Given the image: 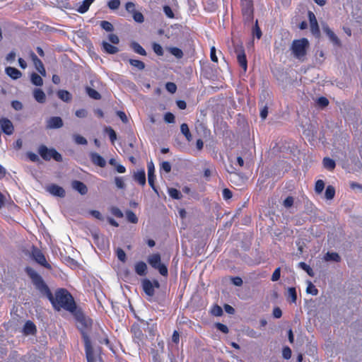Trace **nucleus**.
<instances>
[{
	"instance_id": "1",
	"label": "nucleus",
	"mask_w": 362,
	"mask_h": 362,
	"mask_svg": "<svg viewBox=\"0 0 362 362\" xmlns=\"http://www.w3.org/2000/svg\"><path fill=\"white\" fill-rule=\"evenodd\" d=\"M25 271L35 288L48 298L55 310L59 311L63 309L71 314L76 313V303L72 295L66 288H58L53 294L37 272L30 267H27Z\"/></svg>"
},
{
	"instance_id": "2",
	"label": "nucleus",
	"mask_w": 362,
	"mask_h": 362,
	"mask_svg": "<svg viewBox=\"0 0 362 362\" xmlns=\"http://www.w3.org/2000/svg\"><path fill=\"white\" fill-rule=\"evenodd\" d=\"M309 47V42L306 38L295 40L293 41L291 49L294 57L300 61H304Z\"/></svg>"
},
{
	"instance_id": "3",
	"label": "nucleus",
	"mask_w": 362,
	"mask_h": 362,
	"mask_svg": "<svg viewBox=\"0 0 362 362\" xmlns=\"http://www.w3.org/2000/svg\"><path fill=\"white\" fill-rule=\"evenodd\" d=\"M38 153L46 161H49L51 159H54L57 162L62 161V155L56 149L53 148H49L44 144L39 146Z\"/></svg>"
},
{
	"instance_id": "4",
	"label": "nucleus",
	"mask_w": 362,
	"mask_h": 362,
	"mask_svg": "<svg viewBox=\"0 0 362 362\" xmlns=\"http://www.w3.org/2000/svg\"><path fill=\"white\" fill-rule=\"evenodd\" d=\"M141 286L144 293L148 296H153L155 294V288H160V283L158 280L151 281L148 279H145L141 282Z\"/></svg>"
},
{
	"instance_id": "5",
	"label": "nucleus",
	"mask_w": 362,
	"mask_h": 362,
	"mask_svg": "<svg viewBox=\"0 0 362 362\" xmlns=\"http://www.w3.org/2000/svg\"><path fill=\"white\" fill-rule=\"evenodd\" d=\"M241 5L245 20L247 21H252L254 13L252 0H241Z\"/></svg>"
},
{
	"instance_id": "6",
	"label": "nucleus",
	"mask_w": 362,
	"mask_h": 362,
	"mask_svg": "<svg viewBox=\"0 0 362 362\" xmlns=\"http://www.w3.org/2000/svg\"><path fill=\"white\" fill-rule=\"evenodd\" d=\"M82 336L84 341L87 362H95L94 351L90 343V340L88 336L84 332H82Z\"/></svg>"
},
{
	"instance_id": "7",
	"label": "nucleus",
	"mask_w": 362,
	"mask_h": 362,
	"mask_svg": "<svg viewBox=\"0 0 362 362\" xmlns=\"http://www.w3.org/2000/svg\"><path fill=\"white\" fill-rule=\"evenodd\" d=\"M32 257L36 262L43 266L46 269H50L51 265L47 262L45 255L37 247H33L32 250Z\"/></svg>"
},
{
	"instance_id": "8",
	"label": "nucleus",
	"mask_w": 362,
	"mask_h": 362,
	"mask_svg": "<svg viewBox=\"0 0 362 362\" xmlns=\"http://www.w3.org/2000/svg\"><path fill=\"white\" fill-rule=\"evenodd\" d=\"M148 169V182L152 189L158 194V188L155 185L156 175H155V168L153 162H149L147 164Z\"/></svg>"
},
{
	"instance_id": "9",
	"label": "nucleus",
	"mask_w": 362,
	"mask_h": 362,
	"mask_svg": "<svg viewBox=\"0 0 362 362\" xmlns=\"http://www.w3.org/2000/svg\"><path fill=\"white\" fill-rule=\"evenodd\" d=\"M308 16L310 24V31L312 34L315 37H319L320 36V31L315 14L312 11H308Z\"/></svg>"
},
{
	"instance_id": "10",
	"label": "nucleus",
	"mask_w": 362,
	"mask_h": 362,
	"mask_svg": "<svg viewBox=\"0 0 362 362\" xmlns=\"http://www.w3.org/2000/svg\"><path fill=\"white\" fill-rule=\"evenodd\" d=\"M29 55L37 71L42 76H45L46 75V70L45 69L42 62L37 57V55L33 51L30 52Z\"/></svg>"
},
{
	"instance_id": "11",
	"label": "nucleus",
	"mask_w": 362,
	"mask_h": 362,
	"mask_svg": "<svg viewBox=\"0 0 362 362\" xmlns=\"http://www.w3.org/2000/svg\"><path fill=\"white\" fill-rule=\"evenodd\" d=\"M0 127L2 132L7 135H11L14 132V127L8 118L0 119Z\"/></svg>"
},
{
	"instance_id": "12",
	"label": "nucleus",
	"mask_w": 362,
	"mask_h": 362,
	"mask_svg": "<svg viewBox=\"0 0 362 362\" xmlns=\"http://www.w3.org/2000/svg\"><path fill=\"white\" fill-rule=\"evenodd\" d=\"M47 191L52 195L63 198L66 195V192L62 187L56 184H51L47 187Z\"/></svg>"
},
{
	"instance_id": "13",
	"label": "nucleus",
	"mask_w": 362,
	"mask_h": 362,
	"mask_svg": "<svg viewBox=\"0 0 362 362\" xmlns=\"http://www.w3.org/2000/svg\"><path fill=\"white\" fill-rule=\"evenodd\" d=\"M235 52L237 54V59L240 66L244 71H246L247 68V61L243 47H237L235 49Z\"/></svg>"
},
{
	"instance_id": "14",
	"label": "nucleus",
	"mask_w": 362,
	"mask_h": 362,
	"mask_svg": "<svg viewBox=\"0 0 362 362\" xmlns=\"http://www.w3.org/2000/svg\"><path fill=\"white\" fill-rule=\"evenodd\" d=\"M322 30L329 38L330 41L335 45H340V40L334 33L329 28L327 24H322Z\"/></svg>"
},
{
	"instance_id": "15",
	"label": "nucleus",
	"mask_w": 362,
	"mask_h": 362,
	"mask_svg": "<svg viewBox=\"0 0 362 362\" xmlns=\"http://www.w3.org/2000/svg\"><path fill=\"white\" fill-rule=\"evenodd\" d=\"M64 123L60 117H52L47 122V128L59 129L63 126Z\"/></svg>"
},
{
	"instance_id": "16",
	"label": "nucleus",
	"mask_w": 362,
	"mask_h": 362,
	"mask_svg": "<svg viewBox=\"0 0 362 362\" xmlns=\"http://www.w3.org/2000/svg\"><path fill=\"white\" fill-rule=\"evenodd\" d=\"M72 188L77 191L81 195H85L88 192L87 186L81 181L79 180H74L71 182Z\"/></svg>"
},
{
	"instance_id": "17",
	"label": "nucleus",
	"mask_w": 362,
	"mask_h": 362,
	"mask_svg": "<svg viewBox=\"0 0 362 362\" xmlns=\"http://www.w3.org/2000/svg\"><path fill=\"white\" fill-rule=\"evenodd\" d=\"M5 72L13 80L18 79L22 76V73L15 67L8 66L5 69Z\"/></svg>"
},
{
	"instance_id": "18",
	"label": "nucleus",
	"mask_w": 362,
	"mask_h": 362,
	"mask_svg": "<svg viewBox=\"0 0 362 362\" xmlns=\"http://www.w3.org/2000/svg\"><path fill=\"white\" fill-rule=\"evenodd\" d=\"M23 331L26 335L35 334L37 332V328L33 322L28 320L23 326Z\"/></svg>"
},
{
	"instance_id": "19",
	"label": "nucleus",
	"mask_w": 362,
	"mask_h": 362,
	"mask_svg": "<svg viewBox=\"0 0 362 362\" xmlns=\"http://www.w3.org/2000/svg\"><path fill=\"white\" fill-rule=\"evenodd\" d=\"M91 161L95 164L101 168H103L106 165V161L100 154L98 153H93L90 155Z\"/></svg>"
},
{
	"instance_id": "20",
	"label": "nucleus",
	"mask_w": 362,
	"mask_h": 362,
	"mask_svg": "<svg viewBox=\"0 0 362 362\" xmlns=\"http://www.w3.org/2000/svg\"><path fill=\"white\" fill-rule=\"evenodd\" d=\"M134 270L138 275L145 276L147 273V265L143 261L138 262L135 264Z\"/></svg>"
},
{
	"instance_id": "21",
	"label": "nucleus",
	"mask_w": 362,
	"mask_h": 362,
	"mask_svg": "<svg viewBox=\"0 0 362 362\" xmlns=\"http://www.w3.org/2000/svg\"><path fill=\"white\" fill-rule=\"evenodd\" d=\"M134 179L140 185L144 186L146 185V174L144 170H139L134 173Z\"/></svg>"
},
{
	"instance_id": "22",
	"label": "nucleus",
	"mask_w": 362,
	"mask_h": 362,
	"mask_svg": "<svg viewBox=\"0 0 362 362\" xmlns=\"http://www.w3.org/2000/svg\"><path fill=\"white\" fill-rule=\"evenodd\" d=\"M102 47L104 52L107 54H114L119 52V49L117 47L105 41L103 42Z\"/></svg>"
},
{
	"instance_id": "23",
	"label": "nucleus",
	"mask_w": 362,
	"mask_h": 362,
	"mask_svg": "<svg viewBox=\"0 0 362 362\" xmlns=\"http://www.w3.org/2000/svg\"><path fill=\"white\" fill-rule=\"evenodd\" d=\"M130 47L134 50V52L135 53L139 54L141 56H146L147 53H146V50L137 42H134V41L132 42L130 44Z\"/></svg>"
},
{
	"instance_id": "24",
	"label": "nucleus",
	"mask_w": 362,
	"mask_h": 362,
	"mask_svg": "<svg viewBox=\"0 0 362 362\" xmlns=\"http://www.w3.org/2000/svg\"><path fill=\"white\" fill-rule=\"evenodd\" d=\"M148 262L154 269H156L160 262V255L158 253L151 255L148 259Z\"/></svg>"
},
{
	"instance_id": "25",
	"label": "nucleus",
	"mask_w": 362,
	"mask_h": 362,
	"mask_svg": "<svg viewBox=\"0 0 362 362\" xmlns=\"http://www.w3.org/2000/svg\"><path fill=\"white\" fill-rule=\"evenodd\" d=\"M94 1L95 0H83L76 11L80 13H86L89 9L90 6Z\"/></svg>"
},
{
	"instance_id": "26",
	"label": "nucleus",
	"mask_w": 362,
	"mask_h": 362,
	"mask_svg": "<svg viewBox=\"0 0 362 362\" xmlns=\"http://www.w3.org/2000/svg\"><path fill=\"white\" fill-rule=\"evenodd\" d=\"M35 99L40 103H43L46 100V95L44 91L41 89H35L33 93Z\"/></svg>"
},
{
	"instance_id": "27",
	"label": "nucleus",
	"mask_w": 362,
	"mask_h": 362,
	"mask_svg": "<svg viewBox=\"0 0 362 362\" xmlns=\"http://www.w3.org/2000/svg\"><path fill=\"white\" fill-rule=\"evenodd\" d=\"M303 134L307 137L313 139L317 135V130L315 129L313 124H310L308 125V127L304 130Z\"/></svg>"
},
{
	"instance_id": "28",
	"label": "nucleus",
	"mask_w": 362,
	"mask_h": 362,
	"mask_svg": "<svg viewBox=\"0 0 362 362\" xmlns=\"http://www.w3.org/2000/svg\"><path fill=\"white\" fill-rule=\"evenodd\" d=\"M323 165L326 169L333 170L335 168L336 163L333 159L325 157L323 159Z\"/></svg>"
},
{
	"instance_id": "29",
	"label": "nucleus",
	"mask_w": 362,
	"mask_h": 362,
	"mask_svg": "<svg viewBox=\"0 0 362 362\" xmlns=\"http://www.w3.org/2000/svg\"><path fill=\"white\" fill-rule=\"evenodd\" d=\"M58 97L64 102H69L71 100V93L66 90H59L57 92Z\"/></svg>"
},
{
	"instance_id": "30",
	"label": "nucleus",
	"mask_w": 362,
	"mask_h": 362,
	"mask_svg": "<svg viewBox=\"0 0 362 362\" xmlns=\"http://www.w3.org/2000/svg\"><path fill=\"white\" fill-rule=\"evenodd\" d=\"M180 130L183 135L185 136L186 139L188 141H190L192 137L188 125L186 123L182 124L180 126Z\"/></svg>"
},
{
	"instance_id": "31",
	"label": "nucleus",
	"mask_w": 362,
	"mask_h": 362,
	"mask_svg": "<svg viewBox=\"0 0 362 362\" xmlns=\"http://www.w3.org/2000/svg\"><path fill=\"white\" fill-rule=\"evenodd\" d=\"M325 259L326 261H334L335 262H339L341 261V257L337 252H327L325 256Z\"/></svg>"
},
{
	"instance_id": "32",
	"label": "nucleus",
	"mask_w": 362,
	"mask_h": 362,
	"mask_svg": "<svg viewBox=\"0 0 362 362\" xmlns=\"http://www.w3.org/2000/svg\"><path fill=\"white\" fill-rule=\"evenodd\" d=\"M31 82L33 85L37 86H41L43 84V80L42 77L36 73H33L30 76Z\"/></svg>"
},
{
	"instance_id": "33",
	"label": "nucleus",
	"mask_w": 362,
	"mask_h": 362,
	"mask_svg": "<svg viewBox=\"0 0 362 362\" xmlns=\"http://www.w3.org/2000/svg\"><path fill=\"white\" fill-rule=\"evenodd\" d=\"M86 90L90 98L95 100H100L101 98V95L96 90L90 87H86Z\"/></svg>"
},
{
	"instance_id": "34",
	"label": "nucleus",
	"mask_w": 362,
	"mask_h": 362,
	"mask_svg": "<svg viewBox=\"0 0 362 362\" xmlns=\"http://www.w3.org/2000/svg\"><path fill=\"white\" fill-rule=\"evenodd\" d=\"M129 62L132 66L136 68L138 70H143L145 69V64L141 60L129 59Z\"/></svg>"
},
{
	"instance_id": "35",
	"label": "nucleus",
	"mask_w": 362,
	"mask_h": 362,
	"mask_svg": "<svg viewBox=\"0 0 362 362\" xmlns=\"http://www.w3.org/2000/svg\"><path fill=\"white\" fill-rule=\"evenodd\" d=\"M335 189L332 185H328L325 189V196L328 200H331L334 197Z\"/></svg>"
},
{
	"instance_id": "36",
	"label": "nucleus",
	"mask_w": 362,
	"mask_h": 362,
	"mask_svg": "<svg viewBox=\"0 0 362 362\" xmlns=\"http://www.w3.org/2000/svg\"><path fill=\"white\" fill-rule=\"evenodd\" d=\"M210 313L213 316L219 317L223 315V309L218 305L215 304L211 307V308L210 310Z\"/></svg>"
},
{
	"instance_id": "37",
	"label": "nucleus",
	"mask_w": 362,
	"mask_h": 362,
	"mask_svg": "<svg viewBox=\"0 0 362 362\" xmlns=\"http://www.w3.org/2000/svg\"><path fill=\"white\" fill-rule=\"evenodd\" d=\"M298 267L300 268H301L302 269H303L305 272H307V274L311 276V277H313L314 275H315V273L313 272V270L312 269V268L308 265L306 263L303 262H301L298 264Z\"/></svg>"
},
{
	"instance_id": "38",
	"label": "nucleus",
	"mask_w": 362,
	"mask_h": 362,
	"mask_svg": "<svg viewBox=\"0 0 362 362\" xmlns=\"http://www.w3.org/2000/svg\"><path fill=\"white\" fill-rule=\"evenodd\" d=\"M169 195L175 199H180L182 197V193L180 191L175 188H170L168 189Z\"/></svg>"
},
{
	"instance_id": "39",
	"label": "nucleus",
	"mask_w": 362,
	"mask_h": 362,
	"mask_svg": "<svg viewBox=\"0 0 362 362\" xmlns=\"http://www.w3.org/2000/svg\"><path fill=\"white\" fill-rule=\"evenodd\" d=\"M126 217L129 222L132 223H138V218L134 212H133L131 210H128L126 212Z\"/></svg>"
},
{
	"instance_id": "40",
	"label": "nucleus",
	"mask_w": 362,
	"mask_h": 362,
	"mask_svg": "<svg viewBox=\"0 0 362 362\" xmlns=\"http://www.w3.org/2000/svg\"><path fill=\"white\" fill-rule=\"evenodd\" d=\"M252 33L253 36H255L257 39H260L262 35V33L261 31L260 28L258 25V21L257 20L255 25L252 28Z\"/></svg>"
},
{
	"instance_id": "41",
	"label": "nucleus",
	"mask_w": 362,
	"mask_h": 362,
	"mask_svg": "<svg viewBox=\"0 0 362 362\" xmlns=\"http://www.w3.org/2000/svg\"><path fill=\"white\" fill-rule=\"evenodd\" d=\"M170 52L175 56L177 59H181L183 57V52L178 47H170L169 49Z\"/></svg>"
},
{
	"instance_id": "42",
	"label": "nucleus",
	"mask_w": 362,
	"mask_h": 362,
	"mask_svg": "<svg viewBox=\"0 0 362 362\" xmlns=\"http://www.w3.org/2000/svg\"><path fill=\"white\" fill-rule=\"evenodd\" d=\"M152 49L153 52L159 57L163 56L164 54L162 46L157 42L152 43Z\"/></svg>"
},
{
	"instance_id": "43",
	"label": "nucleus",
	"mask_w": 362,
	"mask_h": 362,
	"mask_svg": "<svg viewBox=\"0 0 362 362\" xmlns=\"http://www.w3.org/2000/svg\"><path fill=\"white\" fill-rule=\"evenodd\" d=\"M132 332L134 334L135 338L139 340H141L144 337V334L141 329L138 326H133L132 328Z\"/></svg>"
},
{
	"instance_id": "44",
	"label": "nucleus",
	"mask_w": 362,
	"mask_h": 362,
	"mask_svg": "<svg viewBox=\"0 0 362 362\" xmlns=\"http://www.w3.org/2000/svg\"><path fill=\"white\" fill-rule=\"evenodd\" d=\"M288 297L291 298L292 303H296L297 300V293L296 288L290 287L288 288Z\"/></svg>"
},
{
	"instance_id": "45",
	"label": "nucleus",
	"mask_w": 362,
	"mask_h": 362,
	"mask_svg": "<svg viewBox=\"0 0 362 362\" xmlns=\"http://www.w3.org/2000/svg\"><path fill=\"white\" fill-rule=\"evenodd\" d=\"M325 188V182L323 180H318L316 182H315V191L317 194H320L322 192L323 189Z\"/></svg>"
},
{
	"instance_id": "46",
	"label": "nucleus",
	"mask_w": 362,
	"mask_h": 362,
	"mask_svg": "<svg viewBox=\"0 0 362 362\" xmlns=\"http://www.w3.org/2000/svg\"><path fill=\"white\" fill-rule=\"evenodd\" d=\"M106 132L108 134L109 138L111 141V142L113 144L115 140L117 139V134L115 130L109 127L105 129Z\"/></svg>"
},
{
	"instance_id": "47",
	"label": "nucleus",
	"mask_w": 362,
	"mask_h": 362,
	"mask_svg": "<svg viewBox=\"0 0 362 362\" xmlns=\"http://www.w3.org/2000/svg\"><path fill=\"white\" fill-rule=\"evenodd\" d=\"M100 26L103 29L107 32H111L114 30L112 24L107 21H103L100 22Z\"/></svg>"
},
{
	"instance_id": "48",
	"label": "nucleus",
	"mask_w": 362,
	"mask_h": 362,
	"mask_svg": "<svg viewBox=\"0 0 362 362\" xmlns=\"http://www.w3.org/2000/svg\"><path fill=\"white\" fill-rule=\"evenodd\" d=\"M117 257L119 260L122 262H125L127 259V256L125 252L122 248H117L116 250Z\"/></svg>"
},
{
	"instance_id": "49",
	"label": "nucleus",
	"mask_w": 362,
	"mask_h": 362,
	"mask_svg": "<svg viewBox=\"0 0 362 362\" xmlns=\"http://www.w3.org/2000/svg\"><path fill=\"white\" fill-rule=\"evenodd\" d=\"M306 292L313 296H316L318 293V290L315 288V286L312 284L311 281H308Z\"/></svg>"
},
{
	"instance_id": "50",
	"label": "nucleus",
	"mask_w": 362,
	"mask_h": 362,
	"mask_svg": "<svg viewBox=\"0 0 362 362\" xmlns=\"http://www.w3.org/2000/svg\"><path fill=\"white\" fill-rule=\"evenodd\" d=\"M132 17L134 20L139 23H141L144 21V15L139 11H135L132 13Z\"/></svg>"
},
{
	"instance_id": "51",
	"label": "nucleus",
	"mask_w": 362,
	"mask_h": 362,
	"mask_svg": "<svg viewBox=\"0 0 362 362\" xmlns=\"http://www.w3.org/2000/svg\"><path fill=\"white\" fill-rule=\"evenodd\" d=\"M107 6L110 9L116 10L120 6V1L119 0H110L107 3Z\"/></svg>"
},
{
	"instance_id": "52",
	"label": "nucleus",
	"mask_w": 362,
	"mask_h": 362,
	"mask_svg": "<svg viewBox=\"0 0 362 362\" xmlns=\"http://www.w3.org/2000/svg\"><path fill=\"white\" fill-rule=\"evenodd\" d=\"M125 9L128 13H133L136 11V5L134 2L129 1L125 4Z\"/></svg>"
},
{
	"instance_id": "53",
	"label": "nucleus",
	"mask_w": 362,
	"mask_h": 362,
	"mask_svg": "<svg viewBox=\"0 0 362 362\" xmlns=\"http://www.w3.org/2000/svg\"><path fill=\"white\" fill-rule=\"evenodd\" d=\"M156 269H158L159 273L162 275V276H168V268L167 267L160 263L156 268Z\"/></svg>"
},
{
	"instance_id": "54",
	"label": "nucleus",
	"mask_w": 362,
	"mask_h": 362,
	"mask_svg": "<svg viewBox=\"0 0 362 362\" xmlns=\"http://www.w3.org/2000/svg\"><path fill=\"white\" fill-rule=\"evenodd\" d=\"M163 12L165 13L166 16L168 17L169 18H175V14L173 11L172 8L169 6L165 5L163 6Z\"/></svg>"
},
{
	"instance_id": "55",
	"label": "nucleus",
	"mask_w": 362,
	"mask_h": 362,
	"mask_svg": "<svg viewBox=\"0 0 362 362\" xmlns=\"http://www.w3.org/2000/svg\"><path fill=\"white\" fill-rule=\"evenodd\" d=\"M292 351L291 349L288 346L284 347L282 350V356L285 359H290L291 357Z\"/></svg>"
},
{
	"instance_id": "56",
	"label": "nucleus",
	"mask_w": 362,
	"mask_h": 362,
	"mask_svg": "<svg viewBox=\"0 0 362 362\" xmlns=\"http://www.w3.org/2000/svg\"><path fill=\"white\" fill-rule=\"evenodd\" d=\"M164 120L165 122L171 124L175 122V118L173 113L166 112L164 115Z\"/></svg>"
},
{
	"instance_id": "57",
	"label": "nucleus",
	"mask_w": 362,
	"mask_h": 362,
	"mask_svg": "<svg viewBox=\"0 0 362 362\" xmlns=\"http://www.w3.org/2000/svg\"><path fill=\"white\" fill-rule=\"evenodd\" d=\"M230 279L232 284L236 286H241L243 284V279L239 276H231Z\"/></svg>"
},
{
	"instance_id": "58",
	"label": "nucleus",
	"mask_w": 362,
	"mask_h": 362,
	"mask_svg": "<svg viewBox=\"0 0 362 362\" xmlns=\"http://www.w3.org/2000/svg\"><path fill=\"white\" fill-rule=\"evenodd\" d=\"M74 141L78 144L86 145L87 144V140L83 136L76 134L74 135Z\"/></svg>"
},
{
	"instance_id": "59",
	"label": "nucleus",
	"mask_w": 362,
	"mask_h": 362,
	"mask_svg": "<svg viewBox=\"0 0 362 362\" xmlns=\"http://www.w3.org/2000/svg\"><path fill=\"white\" fill-rule=\"evenodd\" d=\"M165 88L170 93H174L177 90V86H176L175 83H174L173 82H168L165 84Z\"/></svg>"
},
{
	"instance_id": "60",
	"label": "nucleus",
	"mask_w": 362,
	"mask_h": 362,
	"mask_svg": "<svg viewBox=\"0 0 362 362\" xmlns=\"http://www.w3.org/2000/svg\"><path fill=\"white\" fill-rule=\"evenodd\" d=\"M293 202H294V199L293 197L291 196H288V197L286 198V199L284 201V204L283 205L284 206V207L286 208H290L293 206Z\"/></svg>"
},
{
	"instance_id": "61",
	"label": "nucleus",
	"mask_w": 362,
	"mask_h": 362,
	"mask_svg": "<svg viewBox=\"0 0 362 362\" xmlns=\"http://www.w3.org/2000/svg\"><path fill=\"white\" fill-rule=\"evenodd\" d=\"M26 156L32 162L39 161L38 156L32 151L27 152Z\"/></svg>"
},
{
	"instance_id": "62",
	"label": "nucleus",
	"mask_w": 362,
	"mask_h": 362,
	"mask_svg": "<svg viewBox=\"0 0 362 362\" xmlns=\"http://www.w3.org/2000/svg\"><path fill=\"white\" fill-rule=\"evenodd\" d=\"M280 276H281V268L278 267L274 270V273L272 274L271 279L272 281H276L280 279Z\"/></svg>"
},
{
	"instance_id": "63",
	"label": "nucleus",
	"mask_w": 362,
	"mask_h": 362,
	"mask_svg": "<svg viewBox=\"0 0 362 362\" xmlns=\"http://www.w3.org/2000/svg\"><path fill=\"white\" fill-rule=\"evenodd\" d=\"M160 168H161V170H163L165 173H168L171 170V165H170V163L168 161H163L161 163Z\"/></svg>"
},
{
	"instance_id": "64",
	"label": "nucleus",
	"mask_w": 362,
	"mask_h": 362,
	"mask_svg": "<svg viewBox=\"0 0 362 362\" xmlns=\"http://www.w3.org/2000/svg\"><path fill=\"white\" fill-rule=\"evenodd\" d=\"M115 182L116 186L119 189H124L125 187V184H124V180H123V179L122 177H115Z\"/></svg>"
}]
</instances>
